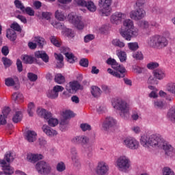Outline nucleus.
<instances>
[{
  "label": "nucleus",
  "mask_w": 175,
  "mask_h": 175,
  "mask_svg": "<svg viewBox=\"0 0 175 175\" xmlns=\"http://www.w3.org/2000/svg\"><path fill=\"white\" fill-rule=\"evenodd\" d=\"M140 144L143 147H159L162 148L168 157L174 155V148L167 142L165 141L158 134H153L149 136L144 135L140 138Z\"/></svg>",
  "instance_id": "nucleus-1"
},
{
  "label": "nucleus",
  "mask_w": 175,
  "mask_h": 175,
  "mask_svg": "<svg viewBox=\"0 0 175 175\" xmlns=\"http://www.w3.org/2000/svg\"><path fill=\"white\" fill-rule=\"evenodd\" d=\"M123 27H125V29H121L120 32L121 36H122L125 40L129 42L133 38H136V36L139 35V29L135 27L132 20L126 19L123 22Z\"/></svg>",
  "instance_id": "nucleus-2"
},
{
  "label": "nucleus",
  "mask_w": 175,
  "mask_h": 175,
  "mask_svg": "<svg viewBox=\"0 0 175 175\" xmlns=\"http://www.w3.org/2000/svg\"><path fill=\"white\" fill-rule=\"evenodd\" d=\"M112 107L115 110L119 111V114L122 118L126 120L129 117L131 105L122 98H116L112 101Z\"/></svg>",
  "instance_id": "nucleus-3"
},
{
  "label": "nucleus",
  "mask_w": 175,
  "mask_h": 175,
  "mask_svg": "<svg viewBox=\"0 0 175 175\" xmlns=\"http://www.w3.org/2000/svg\"><path fill=\"white\" fill-rule=\"evenodd\" d=\"M107 64L108 65H111V68L114 69V71L111 68H108L107 72L109 73V75H111L112 76H114V77H117L118 79H122L125 77V72H126V69H125V67L123 66H121L117 63V61H116L114 59L109 57L107 60Z\"/></svg>",
  "instance_id": "nucleus-4"
},
{
  "label": "nucleus",
  "mask_w": 175,
  "mask_h": 175,
  "mask_svg": "<svg viewBox=\"0 0 175 175\" xmlns=\"http://www.w3.org/2000/svg\"><path fill=\"white\" fill-rule=\"evenodd\" d=\"M4 159L5 160H0V164L1 165L4 174L6 175L13 174L14 170L9 164L12 161H14V154L10 152L5 153Z\"/></svg>",
  "instance_id": "nucleus-5"
},
{
  "label": "nucleus",
  "mask_w": 175,
  "mask_h": 175,
  "mask_svg": "<svg viewBox=\"0 0 175 175\" xmlns=\"http://www.w3.org/2000/svg\"><path fill=\"white\" fill-rule=\"evenodd\" d=\"M148 46H150V47L163 49V47L167 46V40L163 36L156 35L150 37L148 40Z\"/></svg>",
  "instance_id": "nucleus-6"
},
{
  "label": "nucleus",
  "mask_w": 175,
  "mask_h": 175,
  "mask_svg": "<svg viewBox=\"0 0 175 175\" xmlns=\"http://www.w3.org/2000/svg\"><path fill=\"white\" fill-rule=\"evenodd\" d=\"M116 166L120 172L128 173L131 169V160L126 156H120L116 160Z\"/></svg>",
  "instance_id": "nucleus-7"
},
{
  "label": "nucleus",
  "mask_w": 175,
  "mask_h": 175,
  "mask_svg": "<svg viewBox=\"0 0 175 175\" xmlns=\"http://www.w3.org/2000/svg\"><path fill=\"white\" fill-rule=\"evenodd\" d=\"M68 21L72 24L77 29L81 30L84 29V27H85V25H84V22H83V18L81 16L76 14L75 12H71L68 14L67 16Z\"/></svg>",
  "instance_id": "nucleus-8"
},
{
  "label": "nucleus",
  "mask_w": 175,
  "mask_h": 175,
  "mask_svg": "<svg viewBox=\"0 0 175 175\" xmlns=\"http://www.w3.org/2000/svg\"><path fill=\"white\" fill-rule=\"evenodd\" d=\"M37 113L40 116V117H42V118H44V120H46L50 126H57V124H58V119L51 118V113L47 110L43 108H38L37 109Z\"/></svg>",
  "instance_id": "nucleus-9"
},
{
  "label": "nucleus",
  "mask_w": 175,
  "mask_h": 175,
  "mask_svg": "<svg viewBox=\"0 0 175 175\" xmlns=\"http://www.w3.org/2000/svg\"><path fill=\"white\" fill-rule=\"evenodd\" d=\"M113 0H99L98 5L100 6V14L103 16H110L111 13V3Z\"/></svg>",
  "instance_id": "nucleus-10"
},
{
  "label": "nucleus",
  "mask_w": 175,
  "mask_h": 175,
  "mask_svg": "<svg viewBox=\"0 0 175 175\" xmlns=\"http://www.w3.org/2000/svg\"><path fill=\"white\" fill-rule=\"evenodd\" d=\"M36 169L39 174L42 175L50 174L53 170L50 163L44 161L38 162L36 165Z\"/></svg>",
  "instance_id": "nucleus-11"
},
{
  "label": "nucleus",
  "mask_w": 175,
  "mask_h": 175,
  "mask_svg": "<svg viewBox=\"0 0 175 175\" xmlns=\"http://www.w3.org/2000/svg\"><path fill=\"white\" fill-rule=\"evenodd\" d=\"M122 144L124 147H126V148H129V150H137L139 147H140L139 141L132 137L124 138L123 139Z\"/></svg>",
  "instance_id": "nucleus-12"
},
{
  "label": "nucleus",
  "mask_w": 175,
  "mask_h": 175,
  "mask_svg": "<svg viewBox=\"0 0 175 175\" xmlns=\"http://www.w3.org/2000/svg\"><path fill=\"white\" fill-rule=\"evenodd\" d=\"M66 90L69 94H76L79 90H83V88L79 81H72L66 85Z\"/></svg>",
  "instance_id": "nucleus-13"
},
{
  "label": "nucleus",
  "mask_w": 175,
  "mask_h": 175,
  "mask_svg": "<svg viewBox=\"0 0 175 175\" xmlns=\"http://www.w3.org/2000/svg\"><path fill=\"white\" fill-rule=\"evenodd\" d=\"M65 88L59 85H55L52 90L47 92L46 95L49 99H57L59 95V92H62Z\"/></svg>",
  "instance_id": "nucleus-14"
},
{
  "label": "nucleus",
  "mask_w": 175,
  "mask_h": 175,
  "mask_svg": "<svg viewBox=\"0 0 175 175\" xmlns=\"http://www.w3.org/2000/svg\"><path fill=\"white\" fill-rule=\"evenodd\" d=\"M126 18V14L116 12L111 16V23L112 24H116V25L120 24L122 21V20H125Z\"/></svg>",
  "instance_id": "nucleus-15"
},
{
  "label": "nucleus",
  "mask_w": 175,
  "mask_h": 175,
  "mask_svg": "<svg viewBox=\"0 0 175 175\" xmlns=\"http://www.w3.org/2000/svg\"><path fill=\"white\" fill-rule=\"evenodd\" d=\"M109 172V165L105 161H100L98 163L96 168V173L98 175H106Z\"/></svg>",
  "instance_id": "nucleus-16"
},
{
  "label": "nucleus",
  "mask_w": 175,
  "mask_h": 175,
  "mask_svg": "<svg viewBox=\"0 0 175 175\" xmlns=\"http://www.w3.org/2000/svg\"><path fill=\"white\" fill-rule=\"evenodd\" d=\"M145 16L146 11L142 8H139L130 12V17L132 18V20H142V18H144Z\"/></svg>",
  "instance_id": "nucleus-17"
},
{
  "label": "nucleus",
  "mask_w": 175,
  "mask_h": 175,
  "mask_svg": "<svg viewBox=\"0 0 175 175\" xmlns=\"http://www.w3.org/2000/svg\"><path fill=\"white\" fill-rule=\"evenodd\" d=\"M60 51L62 54H64L67 58V61L70 64H73L75 62V55L72 53H70V49L67 46H63L60 49Z\"/></svg>",
  "instance_id": "nucleus-18"
},
{
  "label": "nucleus",
  "mask_w": 175,
  "mask_h": 175,
  "mask_svg": "<svg viewBox=\"0 0 175 175\" xmlns=\"http://www.w3.org/2000/svg\"><path fill=\"white\" fill-rule=\"evenodd\" d=\"M42 131L45 133V135H46V136H49V137H54V136H57L58 135V132H57V131L46 124H44L42 126Z\"/></svg>",
  "instance_id": "nucleus-19"
},
{
  "label": "nucleus",
  "mask_w": 175,
  "mask_h": 175,
  "mask_svg": "<svg viewBox=\"0 0 175 175\" xmlns=\"http://www.w3.org/2000/svg\"><path fill=\"white\" fill-rule=\"evenodd\" d=\"M116 125H117V120L111 117H107L103 124V128H104L105 130H107L109 128H113V126H116Z\"/></svg>",
  "instance_id": "nucleus-20"
},
{
  "label": "nucleus",
  "mask_w": 175,
  "mask_h": 175,
  "mask_svg": "<svg viewBox=\"0 0 175 175\" xmlns=\"http://www.w3.org/2000/svg\"><path fill=\"white\" fill-rule=\"evenodd\" d=\"M10 113V108L8 107H5L2 111V114L0 115V125H5L6 124V118H8L9 116V114Z\"/></svg>",
  "instance_id": "nucleus-21"
},
{
  "label": "nucleus",
  "mask_w": 175,
  "mask_h": 175,
  "mask_svg": "<svg viewBox=\"0 0 175 175\" xmlns=\"http://www.w3.org/2000/svg\"><path fill=\"white\" fill-rule=\"evenodd\" d=\"M153 75L157 80H163L166 77V72L162 68L156 69L153 71Z\"/></svg>",
  "instance_id": "nucleus-22"
},
{
  "label": "nucleus",
  "mask_w": 175,
  "mask_h": 175,
  "mask_svg": "<svg viewBox=\"0 0 175 175\" xmlns=\"http://www.w3.org/2000/svg\"><path fill=\"white\" fill-rule=\"evenodd\" d=\"M38 134L36 132L31 130H28L25 134V139L29 142V143H33V142H36V137Z\"/></svg>",
  "instance_id": "nucleus-23"
},
{
  "label": "nucleus",
  "mask_w": 175,
  "mask_h": 175,
  "mask_svg": "<svg viewBox=\"0 0 175 175\" xmlns=\"http://www.w3.org/2000/svg\"><path fill=\"white\" fill-rule=\"evenodd\" d=\"M27 161L29 162H31L32 163H35V162H38V161H40V159H43V155L40 154H28L27 157Z\"/></svg>",
  "instance_id": "nucleus-24"
},
{
  "label": "nucleus",
  "mask_w": 175,
  "mask_h": 175,
  "mask_svg": "<svg viewBox=\"0 0 175 175\" xmlns=\"http://www.w3.org/2000/svg\"><path fill=\"white\" fill-rule=\"evenodd\" d=\"M35 57L36 58H41L45 64H47L49 61V55L44 51H38L35 52Z\"/></svg>",
  "instance_id": "nucleus-25"
},
{
  "label": "nucleus",
  "mask_w": 175,
  "mask_h": 175,
  "mask_svg": "<svg viewBox=\"0 0 175 175\" xmlns=\"http://www.w3.org/2000/svg\"><path fill=\"white\" fill-rule=\"evenodd\" d=\"M91 94L94 98H98L102 94V90L98 86H92L91 87Z\"/></svg>",
  "instance_id": "nucleus-26"
},
{
  "label": "nucleus",
  "mask_w": 175,
  "mask_h": 175,
  "mask_svg": "<svg viewBox=\"0 0 175 175\" xmlns=\"http://www.w3.org/2000/svg\"><path fill=\"white\" fill-rule=\"evenodd\" d=\"M18 81L17 78L8 77L5 79V84L7 87H13Z\"/></svg>",
  "instance_id": "nucleus-27"
},
{
  "label": "nucleus",
  "mask_w": 175,
  "mask_h": 175,
  "mask_svg": "<svg viewBox=\"0 0 175 175\" xmlns=\"http://www.w3.org/2000/svg\"><path fill=\"white\" fill-rule=\"evenodd\" d=\"M6 36L10 40L14 42L16 39H17V35L16 34V31L13 29H8Z\"/></svg>",
  "instance_id": "nucleus-28"
},
{
  "label": "nucleus",
  "mask_w": 175,
  "mask_h": 175,
  "mask_svg": "<svg viewBox=\"0 0 175 175\" xmlns=\"http://www.w3.org/2000/svg\"><path fill=\"white\" fill-rule=\"evenodd\" d=\"M148 88L152 91L148 95L149 98H157L158 97V89L152 85H149Z\"/></svg>",
  "instance_id": "nucleus-29"
},
{
  "label": "nucleus",
  "mask_w": 175,
  "mask_h": 175,
  "mask_svg": "<svg viewBox=\"0 0 175 175\" xmlns=\"http://www.w3.org/2000/svg\"><path fill=\"white\" fill-rule=\"evenodd\" d=\"M111 44L115 47H119L120 49H122V48L125 47V42L121 41L118 38H115V39L112 40Z\"/></svg>",
  "instance_id": "nucleus-30"
},
{
  "label": "nucleus",
  "mask_w": 175,
  "mask_h": 175,
  "mask_svg": "<svg viewBox=\"0 0 175 175\" xmlns=\"http://www.w3.org/2000/svg\"><path fill=\"white\" fill-rule=\"evenodd\" d=\"M12 100H14L16 103H20V102L23 101V99H24V96L21 93L15 92L12 94Z\"/></svg>",
  "instance_id": "nucleus-31"
},
{
  "label": "nucleus",
  "mask_w": 175,
  "mask_h": 175,
  "mask_svg": "<svg viewBox=\"0 0 175 175\" xmlns=\"http://www.w3.org/2000/svg\"><path fill=\"white\" fill-rule=\"evenodd\" d=\"M33 42H35V43L38 44V47H40L41 49L42 47H43V46H44V44H46V41L44 40V38L40 36L35 37L33 38Z\"/></svg>",
  "instance_id": "nucleus-32"
},
{
  "label": "nucleus",
  "mask_w": 175,
  "mask_h": 175,
  "mask_svg": "<svg viewBox=\"0 0 175 175\" xmlns=\"http://www.w3.org/2000/svg\"><path fill=\"white\" fill-rule=\"evenodd\" d=\"M23 120V113L20 111H16L15 114L12 118L13 122L17 124V122H20Z\"/></svg>",
  "instance_id": "nucleus-33"
},
{
  "label": "nucleus",
  "mask_w": 175,
  "mask_h": 175,
  "mask_svg": "<svg viewBox=\"0 0 175 175\" xmlns=\"http://www.w3.org/2000/svg\"><path fill=\"white\" fill-rule=\"evenodd\" d=\"M55 81L57 84H64L65 83V77L61 73L56 74L55 75Z\"/></svg>",
  "instance_id": "nucleus-34"
},
{
  "label": "nucleus",
  "mask_w": 175,
  "mask_h": 175,
  "mask_svg": "<svg viewBox=\"0 0 175 175\" xmlns=\"http://www.w3.org/2000/svg\"><path fill=\"white\" fill-rule=\"evenodd\" d=\"M116 54L120 61V62H126V53L124 51H117Z\"/></svg>",
  "instance_id": "nucleus-35"
},
{
  "label": "nucleus",
  "mask_w": 175,
  "mask_h": 175,
  "mask_svg": "<svg viewBox=\"0 0 175 175\" xmlns=\"http://www.w3.org/2000/svg\"><path fill=\"white\" fill-rule=\"evenodd\" d=\"M166 90L170 92V94H172L175 95V83L174 82H170L166 85Z\"/></svg>",
  "instance_id": "nucleus-36"
},
{
  "label": "nucleus",
  "mask_w": 175,
  "mask_h": 175,
  "mask_svg": "<svg viewBox=\"0 0 175 175\" xmlns=\"http://www.w3.org/2000/svg\"><path fill=\"white\" fill-rule=\"evenodd\" d=\"M55 16L57 20H59V21H64L66 20V16L65 15V14H64V12L61 11H56Z\"/></svg>",
  "instance_id": "nucleus-37"
},
{
  "label": "nucleus",
  "mask_w": 175,
  "mask_h": 175,
  "mask_svg": "<svg viewBox=\"0 0 175 175\" xmlns=\"http://www.w3.org/2000/svg\"><path fill=\"white\" fill-rule=\"evenodd\" d=\"M64 35L65 36H67L68 39H73V38L76 36L75 31L71 29H66L64 32Z\"/></svg>",
  "instance_id": "nucleus-38"
},
{
  "label": "nucleus",
  "mask_w": 175,
  "mask_h": 175,
  "mask_svg": "<svg viewBox=\"0 0 175 175\" xmlns=\"http://www.w3.org/2000/svg\"><path fill=\"white\" fill-rule=\"evenodd\" d=\"M50 40L56 47H61V40L58 38L52 36L50 37Z\"/></svg>",
  "instance_id": "nucleus-39"
},
{
  "label": "nucleus",
  "mask_w": 175,
  "mask_h": 175,
  "mask_svg": "<svg viewBox=\"0 0 175 175\" xmlns=\"http://www.w3.org/2000/svg\"><path fill=\"white\" fill-rule=\"evenodd\" d=\"M22 59L23 61V62H25V64H33V62H35V58L32 56H29V55H24L22 57Z\"/></svg>",
  "instance_id": "nucleus-40"
},
{
  "label": "nucleus",
  "mask_w": 175,
  "mask_h": 175,
  "mask_svg": "<svg viewBox=\"0 0 175 175\" xmlns=\"http://www.w3.org/2000/svg\"><path fill=\"white\" fill-rule=\"evenodd\" d=\"M66 169V166L65 165V163L60 161L56 165V170L59 172V173H62Z\"/></svg>",
  "instance_id": "nucleus-41"
},
{
  "label": "nucleus",
  "mask_w": 175,
  "mask_h": 175,
  "mask_svg": "<svg viewBox=\"0 0 175 175\" xmlns=\"http://www.w3.org/2000/svg\"><path fill=\"white\" fill-rule=\"evenodd\" d=\"M88 10L94 13V12H96V5L92 1H88V4L86 5Z\"/></svg>",
  "instance_id": "nucleus-42"
},
{
  "label": "nucleus",
  "mask_w": 175,
  "mask_h": 175,
  "mask_svg": "<svg viewBox=\"0 0 175 175\" xmlns=\"http://www.w3.org/2000/svg\"><path fill=\"white\" fill-rule=\"evenodd\" d=\"M167 118L173 122V124H175V111L173 109L169 110L167 114Z\"/></svg>",
  "instance_id": "nucleus-43"
},
{
  "label": "nucleus",
  "mask_w": 175,
  "mask_h": 175,
  "mask_svg": "<svg viewBox=\"0 0 175 175\" xmlns=\"http://www.w3.org/2000/svg\"><path fill=\"white\" fill-rule=\"evenodd\" d=\"M35 111V105L33 103H29L27 108V113L30 117L33 116Z\"/></svg>",
  "instance_id": "nucleus-44"
},
{
  "label": "nucleus",
  "mask_w": 175,
  "mask_h": 175,
  "mask_svg": "<svg viewBox=\"0 0 175 175\" xmlns=\"http://www.w3.org/2000/svg\"><path fill=\"white\" fill-rule=\"evenodd\" d=\"M127 46L131 51H136L139 49V44L137 42H129Z\"/></svg>",
  "instance_id": "nucleus-45"
},
{
  "label": "nucleus",
  "mask_w": 175,
  "mask_h": 175,
  "mask_svg": "<svg viewBox=\"0 0 175 175\" xmlns=\"http://www.w3.org/2000/svg\"><path fill=\"white\" fill-rule=\"evenodd\" d=\"M81 139V145L84 147V146H87L88 143H90V138L85 135H80Z\"/></svg>",
  "instance_id": "nucleus-46"
},
{
  "label": "nucleus",
  "mask_w": 175,
  "mask_h": 175,
  "mask_svg": "<svg viewBox=\"0 0 175 175\" xmlns=\"http://www.w3.org/2000/svg\"><path fill=\"white\" fill-rule=\"evenodd\" d=\"M70 157L71 160L79 158V156L77 155V149H76V148H72L70 149Z\"/></svg>",
  "instance_id": "nucleus-47"
},
{
  "label": "nucleus",
  "mask_w": 175,
  "mask_h": 175,
  "mask_svg": "<svg viewBox=\"0 0 175 175\" xmlns=\"http://www.w3.org/2000/svg\"><path fill=\"white\" fill-rule=\"evenodd\" d=\"M62 116L64 118H65V120H68V118H72V117H75L73 112L70 110H66L63 111Z\"/></svg>",
  "instance_id": "nucleus-48"
},
{
  "label": "nucleus",
  "mask_w": 175,
  "mask_h": 175,
  "mask_svg": "<svg viewBox=\"0 0 175 175\" xmlns=\"http://www.w3.org/2000/svg\"><path fill=\"white\" fill-rule=\"evenodd\" d=\"M95 31L98 33H105V32H107V26L102 25L101 27H96Z\"/></svg>",
  "instance_id": "nucleus-49"
},
{
  "label": "nucleus",
  "mask_w": 175,
  "mask_h": 175,
  "mask_svg": "<svg viewBox=\"0 0 175 175\" xmlns=\"http://www.w3.org/2000/svg\"><path fill=\"white\" fill-rule=\"evenodd\" d=\"M154 106L157 109H162L165 106V104L163 103V100H154Z\"/></svg>",
  "instance_id": "nucleus-50"
},
{
  "label": "nucleus",
  "mask_w": 175,
  "mask_h": 175,
  "mask_svg": "<svg viewBox=\"0 0 175 175\" xmlns=\"http://www.w3.org/2000/svg\"><path fill=\"white\" fill-rule=\"evenodd\" d=\"M23 13H27L28 16H35V11L31 7H27L24 8V10L22 11Z\"/></svg>",
  "instance_id": "nucleus-51"
},
{
  "label": "nucleus",
  "mask_w": 175,
  "mask_h": 175,
  "mask_svg": "<svg viewBox=\"0 0 175 175\" xmlns=\"http://www.w3.org/2000/svg\"><path fill=\"white\" fill-rule=\"evenodd\" d=\"M14 5H15L16 8H17V9H20V10H21V12L24 11V9L25 7L24 6V4H23V3L20 0H15Z\"/></svg>",
  "instance_id": "nucleus-52"
},
{
  "label": "nucleus",
  "mask_w": 175,
  "mask_h": 175,
  "mask_svg": "<svg viewBox=\"0 0 175 175\" xmlns=\"http://www.w3.org/2000/svg\"><path fill=\"white\" fill-rule=\"evenodd\" d=\"M80 128L83 132H86V131H91V125L88 123L81 124Z\"/></svg>",
  "instance_id": "nucleus-53"
},
{
  "label": "nucleus",
  "mask_w": 175,
  "mask_h": 175,
  "mask_svg": "<svg viewBox=\"0 0 175 175\" xmlns=\"http://www.w3.org/2000/svg\"><path fill=\"white\" fill-rule=\"evenodd\" d=\"M95 39V36L93 34H87L85 36L83 40L85 43H90L92 40H94Z\"/></svg>",
  "instance_id": "nucleus-54"
},
{
  "label": "nucleus",
  "mask_w": 175,
  "mask_h": 175,
  "mask_svg": "<svg viewBox=\"0 0 175 175\" xmlns=\"http://www.w3.org/2000/svg\"><path fill=\"white\" fill-rule=\"evenodd\" d=\"M163 175H174V172L167 167L163 169Z\"/></svg>",
  "instance_id": "nucleus-55"
},
{
  "label": "nucleus",
  "mask_w": 175,
  "mask_h": 175,
  "mask_svg": "<svg viewBox=\"0 0 175 175\" xmlns=\"http://www.w3.org/2000/svg\"><path fill=\"white\" fill-rule=\"evenodd\" d=\"M75 3L78 6H81V8H87V5L88 1H85V0H75Z\"/></svg>",
  "instance_id": "nucleus-56"
},
{
  "label": "nucleus",
  "mask_w": 175,
  "mask_h": 175,
  "mask_svg": "<svg viewBox=\"0 0 175 175\" xmlns=\"http://www.w3.org/2000/svg\"><path fill=\"white\" fill-rule=\"evenodd\" d=\"M2 61H3V65L8 68L9 66H10L12 64V60H10V59H8V57H3L2 58Z\"/></svg>",
  "instance_id": "nucleus-57"
},
{
  "label": "nucleus",
  "mask_w": 175,
  "mask_h": 175,
  "mask_svg": "<svg viewBox=\"0 0 175 175\" xmlns=\"http://www.w3.org/2000/svg\"><path fill=\"white\" fill-rule=\"evenodd\" d=\"M38 143L40 147H44L46 144H47V141L46 140V138L41 137L38 139Z\"/></svg>",
  "instance_id": "nucleus-58"
},
{
  "label": "nucleus",
  "mask_w": 175,
  "mask_h": 175,
  "mask_svg": "<svg viewBox=\"0 0 175 175\" xmlns=\"http://www.w3.org/2000/svg\"><path fill=\"white\" fill-rule=\"evenodd\" d=\"M159 66V64H158L157 62H150L147 64L148 69H150V70L155 69Z\"/></svg>",
  "instance_id": "nucleus-59"
},
{
  "label": "nucleus",
  "mask_w": 175,
  "mask_h": 175,
  "mask_svg": "<svg viewBox=\"0 0 175 175\" xmlns=\"http://www.w3.org/2000/svg\"><path fill=\"white\" fill-rule=\"evenodd\" d=\"M27 77L30 81H36L38 80V75L32 72H29L27 74Z\"/></svg>",
  "instance_id": "nucleus-60"
},
{
  "label": "nucleus",
  "mask_w": 175,
  "mask_h": 175,
  "mask_svg": "<svg viewBox=\"0 0 175 175\" xmlns=\"http://www.w3.org/2000/svg\"><path fill=\"white\" fill-rule=\"evenodd\" d=\"M11 28L14 29V31H17V32H21V27L17 23H14L13 24H12Z\"/></svg>",
  "instance_id": "nucleus-61"
},
{
  "label": "nucleus",
  "mask_w": 175,
  "mask_h": 175,
  "mask_svg": "<svg viewBox=\"0 0 175 175\" xmlns=\"http://www.w3.org/2000/svg\"><path fill=\"white\" fill-rule=\"evenodd\" d=\"M133 57L135 58V59L142 60L143 59V53H142V52H135L133 54Z\"/></svg>",
  "instance_id": "nucleus-62"
},
{
  "label": "nucleus",
  "mask_w": 175,
  "mask_h": 175,
  "mask_svg": "<svg viewBox=\"0 0 175 175\" xmlns=\"http://www.w3.org/2000/svg\"><path fill=\"white\" fill-rule=\"evenodd\" d=\"M140 27L144 29H148L150 28V23L146 21H142L140 22Z\"/></svg>",
  "instance_id": "nucleus-63"
},
{
  "label": "nucleus",
  "mask_w": 175,
  "mask_h": 175,
  "mask_svg": "<svg viewBox=\"0 0 175 175\" xmlns=\"http://www.w3.org/2000/svg\"><path fill=\"white\" fill-rule=\"evenodd\" d=\"M79 65L83 68H88V59L83 58L79 61Z\"/></svg>",
  "instance_id": "nucleus-64"
}]
</instances>
